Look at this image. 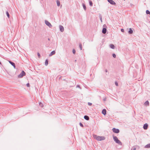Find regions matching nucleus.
<instances>
[{
  "label": "nucleus",
  "instance_id": "obj_1",
  "mask_svg": "<svg viewBox=\"0 0 150 150\" xmlns=\"http://www.w3.org/2000/svg\"><path fill=\"white\" fill-rule=\"evenodd\" d=\"M93 138L98 141H102L104 140L105 138L104 137L98 136L94 134L93 135Z\"/></svg>",
  "mask_w": 150,
  "mask_h": 150
},
{
  "label": "nucleus",
  "instance_id": "obj_2",
  "mask_svg": "<svg viewBox=\"0 0 150 150\" xmlns=\"http://www.w3.org/2000/svg\"><path fill=\"white\" fill-rule=\"evenodd\" d=\"M113 138L114 141H115L116 143L120 145H122V142L118 139L117 137L113 136Z\"/></svg>",
  "mask_w": 150,
  "mask_h": 150
},
{
  "label": "nucleus",
  "instance_id": "obj_3",
  "mask_svg": "<svg viewBox=\"0 0 150 150\" xmlns=\"http://www.w3.org/2000/svg\"><path fill=\"white\" fill-rule=\"evenodd\" d=\"M25 75V72L23 71L21 72L18 76V77L19 78H21Z\"/></svg>",
  "mask_w": 150,
  "mask_h": 150
},
{
  "label": "nucleus",
  "instance_id": "obj_4",
  "mask_svg": "<svg viewBox=\"0 0 150 150\" xmlns=\"http://www.w3.org/2000/svg\"><path fill=\"white\" fill-rule=\"evenodd\" d=\"M45 24L47 25L49 28H51L52 27V25L51 24L47 21H45Z\"/></svg>",
  "mask_w": 150,
  "mask_h": 150
},
{
  "label": "nucleus",
  "instance_id": "obj_5",
  "mask_svg": "<svg viewBox=\"0 0 150 150\" xmlns=\"http://www.w3.org/2000/svg\"><path fill=\"white\" fill-rule=\"evenodd\" d=\"M112 130L113 132L116 133H118L120 132V130L118 129H116L115 128L112 129Z\"/></svg>",
  "mask_w": 150,
  "mask_h": 150
},
{
  "label": "nucleus",
  "instance_id": "obj_6",
  "mask_svg": "<svg viewBox=\"0 0 150 150\" xmlns=\"http://www.w3.org/2000/svg\"><path fill=\"white\" fill-rule=\"evenodd\" d=\"M108 2L112 5H115L116 3L114 1L112 0H107Z\"/></svg>",
  "mask_w": 150,
  "mask_h": 150
},
{
  "label": "nucleus",
  "instance_id": "obj_7",
  "mask_svg": "<svg viewBox=\"0 0 150 150\" xmlns=\"http://www.w3.org/2000/svg\"><path fill=\"white\" fill-rule=\"evenodd\" d=\"M139 146H133L132 148V149L133 150H136L137 149L138 150L139 149Z\"/></svg>",
  "mask_w": 150,
  "mask_h": 150
},
{
  "label": "nucleus",
  "instance_id": "obj_8",
  "mask_svg": "<svg viewBox=\"0 0 150 150\" xmlns=\"http://www.w3.org/2000/svg\"><path fill=\"white\" fill-rule=\"evenodd\" d=\"M9 63H10V64H11L12 66H13V67H14V68H16V65H15V63H14V62H11V61H9Z\"/></svg>",
  "mask_w": 150,
  "mask_h": 150
},
{
  "label": "nucleus",
  "instance_id": "obj_9",
  "mask_svg": "<svg viewBox=\"0 0 150 150\" xmlns=\"http://www.w3.org/2000/svg\"><path fill=\"white\" fill-rule=\"evenodd\" d=\"M59 27L60 31L62 32H63L64 30L63 27L62 25H59Z\"/></svg>",
  "mask_w": 150,
  "mask_h": 150
},
{
  "label": "nucleus",
  "instance_id": "obj_10",
  "mask_svg": "<svg viewBox=\"0 0 150 150\" xmlns=\"http://www.w3.org/2000/svg\"><path fill=\"white\" fill-rule=\"evenodd\" d=\"M148 127V125L146 123L144 125L143 128L144 129H147Z\"/></svg>",
  "mask_w": 150,
  "mask_h": 150
},
{
  "label": "nucleus",
  "instance_id": "obj_11",
  "mask_svg": "<svg viewBox=\"0 0 150 150\" xmlns=\"http://www.w3.org/2000/svg\"><path fill=\"white\" fill-rule=\"evenodd\" d=\"M55 51L54 50L52 52L49 54V56L50 57L52 55L55 54Z\"/></svg>",
  "mask_w": 150,
  "mask_h": 150
},
{
  "label": "nucleus",
  "instance_id": "obj_12",
  "mask_svg": "<svg viewBox=\"0 0 150 150\" xmlns=\"http://www.w3.org/2000/svg\"><path fill=\"white\" fill-rule=\"evenodd\" d=\"M107 30L105 28H103L102 30V32L104 34H105Z\"/></svg>",
  "mask_w": 150,
  "mask_h": 150
},
{
  "label": "nucleus",
  "instance_id": "obj_13",
  "mask_svg": "<svg viewBox=\"0 0 150 150\" xmlns=\"http://www.w3.org/2000/svg\"><path fill=\"white\" fill-rule=\"evenodd\" d=\"M102 113L104 115H105L106 114V110L105 109H103L102 112Z\"/></svg>",
  "mask_w": 150,
  "mask_h": 150
},
{
  "label": "nucleus",
  "instance_id": "obj_14",
  "mask_svg": "<svg viewBox=\"0 0 150 150\" xmlns=\"http://www.w3.org/2000/svg\"><path fill=\"white\" fill-rule=\"evenodd\" d=\"M84 118L87 120H88L89 119V117L87 115H85L84 117Z\"/></svg>",
  "mask_w": 150,
  "mask_h": 150
},
{
  "label": "nucleus",
  "instance_id": "obj_15",
  "mask_svg": "<svg viewBox=\"0 0 150 150\" xmlns=\"http://www.w3.org/2000/svg\"><path fill=\"white\" fill-rule=\"evenodd\" d=\"M128 33L129 34H132L133 33V31L131 28L129 29V30L128 31Z\"/></svg>",
  "mask_w": 150,
  "mask_h": 150
},
{
  "label": "nucleus",
  "instance_id": "obj_16",
  "mask_svg": "<svg viewBox=\"0 0 150 150\" xmlns=\"http://www.w3.org/2000/svg\"><path fill=\"white\" fill-rule=\"evenodd\" d=\"M144 105L146 106L149 105V102L148 101H146L144 103Z\"/></svg>",
  "mask_w": 150,
  "mask_h": 150
},
{
  "label": "nucleus",
  "instance_id": "obj_17",
  "mask_svg": "<svg viewBox=\"0 0 150 150\" xmlns=\"http://www.w3.org/2000/svg\"><path fill=\"white\" fill-rule=\"evenodd\" d=\"M110 47L112 49H114L115 48V46L112 44H111L110 45Z\"/></svg>",
  "mask_w": 150,
  "mask_h": 150
},
{
  "label": "nucleus",
  "instance_id": "obj_18",
  "mask_svg": "<svg viewBox=\"0 0 150 150\" xmlns=\"http://www.w3.org/2000/svg\"><path fill=\"white\" fill-rule=\"evenodd\" d=\"M57 5L58 6H59L60 5V2L59 0H57L56 1Z\"/></svg>",
  "mask_w": 150,
  "mask_h": 150
},
{
  "label": "nucleus",
  "instance_id": "obj_19",
  "mask_svg": "<svg viewBox=\"0 0 150 150\" xmlns=\"http://www.w3.org/2000/svg\"><path fill=\"white\" fill-rule=\"evenodd\" d=\"M144 147L145 148H150V143L148 144H147L145 145Z\"/></svg>",
  "mask_w": 150,
  "mask_h": 150
},
{
  "label": "nucleus",
  "instance_id": "obj_20",
  "mask_svg": "<svg viewBox=\"0 0 150 150\" xmlns=\"http://www.w3.org/2000/svg\"><path fill=\"white\" fill-rule=\"evenodd\" d=\"M48 60L47 59H46L45 61V65H46V66H47L48 64Z\"/></svg>",
  "mask_w": 150,
  "mask_h": 150
},
{
  "label": "nucleus",
  "instance_id": "obj_21",
  "mask_svg": "<svg viewBox=\"0 0 150 150\" xmlns=\"http://www.w3.org/2000/svg\"><path fill=\"white\" fill-rule=\"evenodd\" d=\"M89 5L91 6H93V3L91 1H89Z\"/></svg>",
  "mask_w": 150,
  "mask_h": 150
},
{
  "label": "nucleus",
  "instance_id": "obj_22",
  "mask_svg": "<svg viewBox=\"0 0 150 150\" xmlns=\"http://www.w3.org/2000/svg\"><path fill=\"white\" fill-rule=\"evenodd\" d=\"M83 7L85 11H86V6L85 5V4H83Z\"/></svg>",
  "mask_w": 150,
  "mask_h": 150
},
{
  "label": "nucleus",
  "instance_id": "obj_23",
  "mask_svg": "<svg viewBox=\"0 0 150 150\" xmlns=\"http://www.w3.org/2000/svg\"><path fill=\"white\" fill-rule=\"evenodd\" d=\"M6 15H7V16L8 17V18H9V16H10V15H9V14L8 11L6 12Z\"/></svg>",
  "mask_w": 150,
  "mask_h": 150
},
{
  "label": "nucleus",
  "instance_id": "obj_24",
  "mask_svg": "<svg viewBox=\"0 0 150 150\" xmlns=\"http://www.w3.org/2000/svg\"><path fill=\"white\" fill-rule=\"evenodd\" d=\"M79 47L80 49V50H81L82 49V45L81 43H80L79 44Z\"/></svg>",
  "mask_w": 150,
  "mask_h": 150
},
{
  "label": "nucleus",
  "instance_id": "obj_25",
  "mask_svg": "<svg viewBox=\"0 0 150 150\" xmlns=\"http://www.w3.org/2000/svg\"><path fill=\"white\" fill-rule=\"evenodd\" d=\"M146 13L147 14H150V12L148 10L146 11Z\"/></svg>",
  "mask_w": 150,
  "mask_h": 150
},
{
  "label": "nucleus",
  "instance_id": "obj_26",
  "mask_svg": "<svg viewBox=\"0 0 150 150\" xmlns=\"http://www.w3.org/2000/svg\"><path fill=\"white\" fill-rule=\"evenodd\" d=\"M39 105H40V106L41 107H42L43 106V104L41 103H40Z\"/></svg>",
  "mask_w": 150,
  "mask_h": 150
},
{
  "label": "nucleus",
  "instance_id": "obj_27",
  "mask_svg": "<svg viewBox=\"0 0 150 150\" xmlns=\"http://www.w3.org/2000/svg\"><path fill=\"white\" fill-rule=\"evenodd\" d=\"M100 21L102 22V17L101 16H100Z\"/></svg>",
  "mask_w": 150,
  "mask_h": 150
},
{
  "label": "nucleus",
  "instance_id": "obj_28",
  "mask_svg": "<svg viewBox=\"0 0 150 150\" xmlns=\"http://www.w3.org/2000/svg\"><path fill=\"white\" fill-rule=\"evenodd\" d=\"M112 56L114 58H115L116 57V55L115 54H112Z\"/></svg>",
  "mask_w": 150,
  "mask_h": 150
},
{
  "label": "nucleus",
  "instance_id": "obj_29",
  "mask_svg": "<svg viewBox=\"0 0 150 150\" xmlns=\"http://www.w3.org/2000/svg\"><path fill=\"white\" fill-rule=\"evenodd\" d=\"M79 125L81 127H83V125L81 122H80L79 123Z\"/></svg>",
  "mask_w": 150,
  "mask_h": 150
},
{
  "label": "nucleus",
  "instance_id": "obj_30",
  "mask_svg": "<svg viewBox=\"0 0 150 150\" xmlns=\"http://www.w3.org/2000/svg\"><path fill=\"white\" fill-rule=\"evenodd\" d=\"M73 53L74 54H75L76 52V51L74 49H73L72 51Z\"/></svg>",
  "mask_w": 150,
  "mask_h": 150
},
{
  "label": "nucleus",
  "instance_id": "obj_31",
  "mask_svg": "<svg viewBox=\"0 0 150 150\" xmlns=\"http://www.w3.org/2000/svg\"><path fill=\"white\" fill-rule=\"evenodd\" d=\"M76 87L77 88V87H78V88H79L80 89H81V87H80V86L79 85H76Z\"/></svg>",
  "mask_w": 150,
  "mask_h": 150
},
{
  "label": "nucleus",
  "instance_id": "obj_32",
  "mask_svg": "<svg viewBox=\"0 0 150 150\" xmlns=\"http://www.w3.org/2000/svg\"><path fill=\"white\" fill-rule=\"evenodd\" d=\"M88 104L89 105L91 106L92 105V103H91L88 102Z\"/></svg>",
  "mask_w": 150,
  "mask_h": 150
},
{
  "label": "nucleus",
  "instance_id": "obj_33",
  "mask_svg": "<svg viewBox=\"0 0 150 150\" xmlns=\"http://www.w3.org/2000/svg\"><path fill=\"white\" fill-rule=\"evenodd\" d=\"M115 85L117 86H118V83H117V82H116V81L115 82Z\"/></svg>",
  "mask_w": 150,
  "mask_h": 150
},
{
  "label": "nucleus",
  "instance_id": "obj_34",
  "mask_svg": "<svg viewBox=\"0 0 150 150\" xmlns=\"http://www.w3.org/2000/svg\"><path fill=\"white\" fill-rule=\"evenodd\" d=\"M121 30L122 32H124L125 31L123 29H121Z\"/></svg>",
  "mask_w": 150,
  "mask_h": 150
},
{
  "label": "nucleus",
  "instance_id": "obj_35",
  "mask_svg": "<svg viewBox=\"0 0 150 150\" xmlns=\"http://www.w3.org/2000/svg\"><path fill=\"white\" fill-rule=\"evenodd\" d=\"M38 57L40 58V54L39 53H38Z\"/></svg>",
  "mask_w": 150,
  "mask_h": 150
},
{
  "label": "nucleus",
  "instance_id": "obj_36",
  "mask_svg": "<svg viewBox=\"0 0 150 150\" xmlns=\"http://www.w3.org/2000/svg\"><path fill=\"white\" fill-rule=\"evenodd\" d=\"M26 86L27 87H29L30 84L29 83H28L27 84Z\"/></svg>",
  "mask_w": 150,
  "mask_h": 150
},
{
  "label": "nucleus",
  "instance_id": "obj_37",
  "mask_svg": "<svg viewBox=\"0 0 150 150\" xmlns=\"http://www.w3.org/2000/svg\"><path fill=\"white\" fill-rule=\"evenodd\" d=\"M106 98H104L103 99V101H106Z\"/></svg>",
  "mask_w": 150,
  "mask_h": 150
},
{
  "label": "nucleus",
  "instance_id": "obj_38",
  "mask_svg": "<svg viewBox=\"0 0 150 150\" xmlns=\"http://www.w3.org/2000/svg\"><path fill=\"white\" fill-rule=\"evenodd\" d=\"M108 70H107V69H106L105 70V72H108Z\"/></svg>",
  "mask_w": 150,
  "mask_h": 150
},
{
  "label": "nucleus",
  "instance_id": "obj_39",
  "mask_svg": "<svg viewBox=\"0 0 150 150\" xmlns=\"http://www.w3.org/2000/svg\"><path fill=\"white\" fill-rule=\"evenodd\" d=\"M50 40V38H49L48 39V40L49 41V40Z\"/></svg>",
  "mask_w": 150,
  "mask_h": 150
},
{
  "label": "nucleus",
  "instance_id": "obj_40",
  "mask_svg": "<svg viewBox=\"0 0 150 150\" xmlns=\"http://www.w3.org/2000/svg\"><path fill=\"white\" fill-rule=\"evenodd\" d=\"M0 64H1V63L0 62Z\"/></svg>",
  "mask_w": 150,
  "mask_h": 150
},
{
  "label": "nucleus",
  "instance_id": "obj_41",
  "mask_svg": "<svg viewBox=\"0 0 150 150\" xmlns=\"http://www.w3.org/2000/svg\"><path fill=\"white\" fill-rule=\"evenodd\" d=\"M76 60H75V62H76Z\"/></svg>",
  "mask_w": 150,
  "mask_h": 150
},
{
  "label": "nucleus",
  "instance_id": "obj_42",
  "mask_svg": "<svg viewBox=\"0 0 150 150\" xmlns=\"http://www.w3.org/2000/svg\"><path fill=\"white\" fill-rule=\"evenodd\" d=\"M124 1H125V0H124Z\"/></svg>",
  "mask_w": 150,
  "mask_h": 150
}]
</instances>
